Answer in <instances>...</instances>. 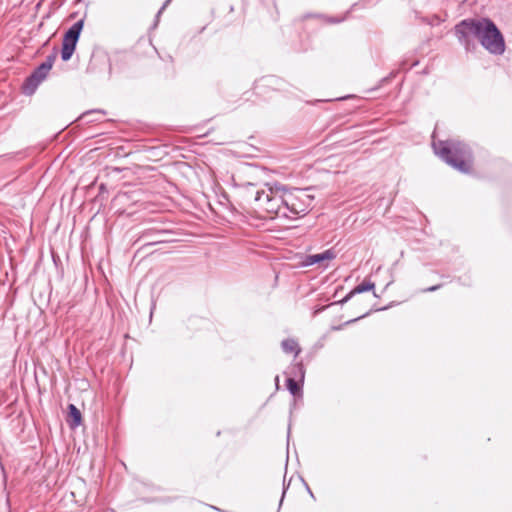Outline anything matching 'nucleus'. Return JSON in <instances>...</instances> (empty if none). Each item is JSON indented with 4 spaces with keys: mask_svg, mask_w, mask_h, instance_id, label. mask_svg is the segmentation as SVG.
<instances>
[{
    "mask_svg": "<svg viewBox=\"0 0 512 512\" xmlns=\"http://www.w3.org/2000/svg\"><path fill=\"white\" fill-rule=\"evenodd\" d=\"M287 388L290 391V393L294 396L301 394V386L299 383L292 377H289L287 379Z\"/></svg>",
    "mask_w": 512,
    "mask_h": 512,
    "instance_id": "nucleus-9",
    "label": "nucleus"
},
{
    "mask_svg": "<svg viewBox=\"0 0 512 512\" xmlns=\"http://www.w3.org/2000/svg\"><path fill=\"white\" fill-rule=\"evenodd\" d=\"M55 57H56L55 55L48 57L46 62H44L41 65V70H43L44 72L48 73L50 71V69L52 68V65H53Z\"/></svg>",
    "mask_w": 512,
    "mask_h": 512,
    "instance_id": "nucleus-13",
    "label": "nucleus"
},
{
    "mask_svg": "<svg viewBox=\"0 0 512 512\" xmlns=\"http://www.w3.org/2000/svg\"><path fill=\"white\" fill-rule=\"evenodd\" d=\"M458 41L469 50L474 45L473 38L493 55H502L505 52V40L495 23L488 19H464L455 28Z\"/></svg>",
    "mask_w": 512,
    "mask_h": 512,
    "instance_id": "nucleus-2",
    "label": "nucleus"
},
{
    "mask_svg": "<svg viewBox=\"0 0 512 512\" xmlns=\"http://www.w3.org/2000/svg\"><path fill=\"white\" fill-rule=\"evenodd\" d=\"M55 57H56L55 55L48 57L46 62H44L41 65V70H43L44 72L48 73L50 71V69L52 68V65H53Z\"/></svg>",
    "mask_w": 512,
    "mask_h": 512,
    "instance_id": "nucleus-14",
    "label": "nucleus"
},
{
    "mask_svg": "<svg viewBox=\"0 0 512 512\" xmlns=\"http://www.w3.org/2000/svg\"><path fill=\"white\" fill-rule=\"evenodd\" d=\"M333 258L334 254L330 250H327L322 253L308 255L303 264L305 266L318 264L319 266L326 267Z\"/></svg>",
    "mask_w": 512,
    "mask_h": 512,
    "instance_id": "nucleus-5",
    "label": "nucleus"
},
{
    "mask_svg": "<svg viewBox=\"0 0 512 512\" xmlns=\"http://www.w3.org/2000/svg\"><path fill=\"white\" fill-rule=\"evenodd\" d=\"M441 287H442V284H437V285L430 286L428 288L423 289L422 292H424V293L434 292V291H437L438 289H440Z\"/></svg>",
    "mask_w": 512,
    "mask_h": 512,
    "instance_id": "nucleus-17",
    "label": "nucleus"
},
{
    "mask_svg": "<svg viewBox=\"0 0 512 512\" xmlns=\"http://www.w3.org/2000/svg\"><path fill=\"white\" fill-rule=\"evenodd\" d=\"M245 196L259 218L306 214L314 197L304 189H289L280 184L265 183L255 189L253 184L245 185Z\"/></svg>",
    "mask_w": 512,
    "mask_h": 512,
    "instance_id": "nucleus-1",
    "label": "nucleus"
},
{
    "mask_svg": "<svg viewBox=\"0 0 512 512\" xmlns=\"http://www.w3.org/2000/svg\"><path fill=\"white\" fill-rule=\"evenodd\" d=\"M422 21L426 22L429 25H436V24H439L441 22V19L437 15H433L429 19H424L423 18Z\"/></svg>",
    "mask_w": 512,
    "mask_h": 512,
    "instance_id": "nucleus-16",
    "label": "nucleus"
},
{
    "mask_svg": "<svg viewBox=\"0 0 512 512\" xmlns=\"http://www.w3.org/2000/svg\"><path fill=\"white\" fill-rule=\"evenodd\" d=\"M434 153L456 170L469 173L473 165V155L469 146L458 140H433Z\"/></svg>",
    "mask_w": 512,
    "mask_h": 512,
    "instance_id": "nucleus-3",
    "label": "nucleus"
},
{
    "mask_svg": "<svg viewBox=\"0 0 512 512\" xmlns=\"http://www.w3.org/2000/svg\"><path fill=\"white\" fill-rule=\"evenodd\" d=\"M55 57H56L55 55L48 57L46 62H44L41 65V70H43L44 72L48 73L50 71V69L52 68V65H53Z\"/></svg>",
    "mask_w": 512,
    "mask_h": 512,
    "instance_id": "nucleus-12",
    "label": "nucleus"
},
{
    "mask_svg": "<svg viewBox=\"0 0 512 512\" xmlns=\"http://www.w3.org/2000/svg\"><path fill=\"white\" fill-rule=\"evenodd\" d=\"M333 307H337V304L334 303V304H331V305L328 306V308H333Z\"/></svg>",
    "mask_w": 512,
    "mask_h": 512,
    "instance_id": "nucleus-19",
    "label": "nucleus"
},
{
    "mask_svg": "<svg viewBox=\"0 0 512 512\" xmlns=\"http://www.w3.org/2000/svg\"><path fill=\"white\" fill-rule=\"evenodd\" d=\"M282 348L286 352H300V347L295 339L288 338L282 342Z\"/></svg>",
    "mask_w": 512,
    "mask_h": 512,
    "instance_id": "nucleus-8",
    "label": "nucleus"
},
{
    "mask_svg": "<svg viewBox=\"0 0 512 512\" xmlns=\"http://www.w3.org/2000/svg\"><path fill=\"white\" fill-rule=\"evenodd\" d=\"M82 416L79 409L74 404L68 406L67 423L71 428H75L81 424Z\"/></svg>",
    "mask_w": 512,
    "mask_h": 512,
    "instance_id": "nucleus-6",
    "label": "nucleus"
},
{
    "mask_svg": "<svg viewBox=\"0 0 512 512\" xmlns=\"http://www.w3.org/2000/svg\"><path fill=\"white\" fill-rule=\"evenodd\" d=\"M374 288V283L366 280L362 284L354 287V295L369 291Z\"/></svg>",
    "mask_w": 512,
    "mask_h": 512,
    "instance_id": "nucleus-10",
    "label": "nucleus"
},
{
    "mask_svg": "<svg viewBox=\"0 0 512 512\" xmlns=\"http://www.w3.org/2000/svg\"><path fill=\"white\" fill-rule=\"evenodd\" d=\"M47 73L41 70V66L28 79L27 86H32L29 93H32L36 86L46 77Z\"/></svg>",
    "mask_w": 512,
    "mask_h": 512,
    "instance_id": "nucleus-7",
    "label": "nucleus"
},
{
    "mask_svg": "<svg viewBox=\"0 0 512 512\" xmlns=\"http://www.w3.org/2000/svg\"><path fill=\"white\" fill-rule=\"evenodd\" d=\"M55 57H56L55 55L48 57L46 62H44L41 65V70H43L44 72L48 73L50 71V69L52 68V65H53Z\"/></svg>",
    "mask_w": 512,
    "mask_h": 512,
    "instance_id": "nucleus-11",
    "label": "nucleus"
},
{
    "mask_svg": "<svg viewBox=\"0 0 512 512\" xmlns=\"http://www.w3.org/2000/svg\"><path fill=\"white\" fill-rule=\"evenodd\" d=\"M294 370H297V372L294 373L295 377H298L300 381H303L304 379V369L302 364H297L293 367Z\"/></svg>",
    "mask_w": 512,
    "mask_h": 512,
    "instance_id": "nucleus-15",
    "label": "nucleus"
},
{
    "mask_svg": "<svg viewBox=\"0 0 512 512\" xmlns=\"http://www.w3.org/2000/svg\"><path fill=\"white\" fill-rule=\"evenodd\" d=\"M366 314H367V313H363V314L359 315L358 317L353 318V321L355 322V321H357L358 319L363 318Z\"/></svg>",
    "mask_w": 512,
    "mask_h": 512,
    "instance_id": "nucleus-18",
    "label": "nucleus"
},
{
    "mask_svg": "<svg viewBox=\"0 0 512 512\" xmlns=\"http://www.w3.org/2000/svg\"><path fill=\"white\" fill-rule=\"evenodd\" d=\"M83 28V21L76 22L64 35L62 43L61 57L68 61L74 53L80 32Z\"/></svg>",
    "mask_w": 512,
    "mask_h": 512,
    "instance_id": "nucleus-4",
    "label": "nucleus"
}]
</instances>
